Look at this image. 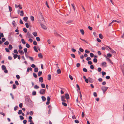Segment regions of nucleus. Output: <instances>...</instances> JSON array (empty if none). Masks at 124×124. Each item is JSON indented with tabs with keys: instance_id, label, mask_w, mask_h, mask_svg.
Returning <instances> with one entry per match:
<instances>
[{
	"instance_id": "1",
	"label": "nucleus",
	"mask_w": 124,
	"mask_h": 124,
	"mask_svg": "<svg viewBox=\"0 0 124 124\" xmlns=\"http://www.w3.org/2000/svg\"><path fill=\"white\" fill-rule=\"evenodd\" d=\"M31 101L29 97H28L25 99V103L27 105H28L31 102Z\"/></svg>"
},
{
	"instance_id": "2",
	"label": "nucleus",
	"mask_w": 124,
	"mask_h": 124,
	"mask_svg": "<svg viewBox=\"0 0 124 124\" xmlns=\"http://www.w3.org/2000/svg\"><path fill=\"white\" fill-rule=\"evenodd\" d=\"M13 32H11L9 33V35L8 37V39L9 40L11 41L12 40V38L11 37L12 35H13Z\"/></svg>"
},
{
	"instance_id": "3",
	"label": "nucleus",
	"mask_w": 124,
	"mask_h": 124,
	"mask_svg": "<svg viewBox=\"0 0 124 124\" xmlns=\"http://www.w3.org/2000/svg\"><path fill=\"white\" fill-rule=\"evenodd\" d=\"M39 17L42 21H45L44 19L42 14V13L40 12L39 13Z\"/></svg>"
},
{
	"instance_id": "4",
	"label": "nucleus",
	"mask_w": 124,
	"mask_h": 124,
	"mask_svg": "<svg viewBox=\"0 0 124 124\" xmlns=\"http://www.w3.org/2000/svg\"><path fill=\"white\" fill-rule=\"evenodd\" d=\"M45 92L46 90L43 89H41L39 92L40 93L42 94H45Z\"/></svg>"
},
{
	"instance_id": "5",
	"label": "nucleus",
	"mask_w": 124,
	"mask_h": 124,
	"mask_svg": "<svg viewBox=\"0 0 124 124\" xmlns=\"http://www.w3.org/2000/svg\"><path fill=\"white\" fill-rule=\"evenodd\" d=\"M105 46L107 47L110 50V51L111 53L114 54H116V52L115 51L113 50L111 48L110 46L106 45Z\"/></svg>"
},
{
	"instance_id": "6",
	"label": "nucleus",
	"mask_w": 124,
	"mask_h": 124,
	"mask_svg": "<svg viewBox=\"0 0 124 124\" xmlns=\"http://www.w3.org/2000/svg\"><path fill=\"white\" fill-rule=\"evenodd\" d=\"M108 87L105 86H102L101 88V89L102 91H106Z\"/></svg>"
},
{
	"instance_id": "7",
	"label": "nucleus",
	"mask_w": 124,
	"mask_h": 124,
	"mask_svg": "<svg viewBox=\"0 0 124 124\" xmlns=\"http://www.w3.org/2000/svg\"><path fill=\"white\" fill-rule=\"evenodd\" d=\"M104 56L107 59L108 61L110 63H111L112 64H113V62L111 61V60L109 58H107L106 55H104Z\"/></svg>"
},
{
	"instance_id": "8",
	"label": "nucleus",
	"mask_w": 124,
	"mask_h": 124,
	"mask_svg": "<svg viewBox=\"0 0 124 124\" xmlns=\"http://www.w3.org/2000/svg\"><path fill=\"white\" fill-rule=\"evenodd\" d=\"M40 25L41 26V27L44 30H46L47 29L46 27L43 24L40 23Z\"/></svg>"
},
{
	"instance_id": "9",
	"label": "nucleus",
	"mask_w": 124,
	"mask_h": 124,
	"mask_svg": "<svg viewBox=\"0 0 124 124\" xmlns=\"http://www.w3.org/2000/svg\"><path fill=\"white\" fill-rule=\"evenodd\" d=\"M54 34L55 36H58L59 37H61V36L60 34H58L56 32V31H54Z\"/></svg>"
},
{
	"instance_id": "10",
	"label": "nucleus",
	"mask_w": 124,
	"mask_h": 124,
	"mask_svg": "<svg viewBox=\"0 0 124 124\" xmlns=\"http://www.w3.org/2000/svg\"><path fill=\"white\" fill-rule=\"evenodd\" d=\"M65 97L67 100H68L70 98L69 94L68 93H67L65 94Z\"/></svg>"
},
{
	"instance_id": "11",
	"label": "nucleus",
	"mask_w": 124,
	"mask_h": 124,
	"mask_svg": "<svg viewBox=\"0 0 124 124\" xmlns=\"http://www.w3.org/2000/svg\"><path fill=\"white\" fill-rule=\"evenodd\" d=\"M62 101L65 102L66 101L64 99L65 98V96L64 95L62 96L61 97Z\"/></svg>"
},
{
	"instance_id": "12",
	"label": "nucleus",
	"mask_w": 124,
	"mask_h": 124,
	"mask_svg": "<svg viewBox=\"0 0 124 124\" xmlns=\"http://www.w3.org/2000/svg\"><path fill=\"white\" fill-rule=\"evenodd\" d=\"M88 80L89 82H90L92 83L93 81V79L90 77L88 78Z\"/></svg>"
},
{
	"instance_id": "13",
	"label": "nucleus",
	"mask_w": 124,
	"mask_h": 124,
	"mask_svg": "<svg viewBox=\"0 0 124 124\" xmlns=\"http://www.w3.org/2000/svg\"><path fill=\"white\" fill-rule=\"evenodd\" d=\"M39 81L41 82V83H42L43 81V78L42 77H40L39 78Z\"/></svg>"
},
{
	"instance_id": "14",
	"label": "nucleus",
	"mask_w": 124,
	"mask_h": 124,
	"mask_svg": "<svg viewBox=\"0 0 124 124\" xmlns=\"http://www.w3.org/2000/svg\"><path fill=\"white\" fill-rule=\"evenodd\" d=\"M38 56L40 58L42 59L43 58V56H42L41 53H39V54H38Z\"/></svg>"
},
{
	"instance_id": "15",
	"label": "nucleus",
	"mask_w": 124,
	"mask_h": 124,
	"mask_svg": "<svg viewBox=\"0 0 124 124\" xmlns=\"http://www.w3.org/2000/svg\"><path fill=\"white\" fill-rule=\"evenodd\" d=\"M27 35L28 36V38H31L32 37V35L29 32H28L27 33Z\"/></svg>"
},
{
	"instance_id": "16",
	"label": "nucleus",
	"mask_w": 124,
	"mask_h": 124,
	"mask_svg": "<svg viewBox=\"0 0 124 124\" xmlns=\"http://www.w3.org/2000/svg\"><path fill=\"white\" fill-rule=\"evenodd\" d=\"M32 68L31 67H28L27 68V72H29V71L30 70L31 71H32Z\"/></svg>"
},
{
	"instance_id": "17",
	"label": "nucleus",
	"mask_w": 124,
	"mask_h": 124,
	"mask_svg": "<svg viewBox=\"0 0 124 124\" xmlns=\"http://www.w3.org/2000/svg\"><path fill=\"white\" fill-rule=\"evenodd\" d=\"M18 52L20 53L21 55L23 54H24V52L22 50H19Z\"/></svg>"
},
{
	"instance_id": "18",
	"label": "nucleus",
	"mask_w": 124,
	"mask_h": 124,
	"mask_svg": "<svg viewBox=\"0 0 124 124\" xmlns=\"http://www.w3.org/2000/svg\"><path fill=\"white\" fill-rule=\"evenodd\" d=\"M12 54L14 55L13 57L14 59H16L18 56V55L16 54H14V53H13Z\"/></svg>"
},
{
	"instance_id": "19",
	"label": "nucleus",
	"mask_w": 124,
	"mask_h": 124,
	"mask_svg": "<svg viewBox=\"0 0 124 124\" xmlns=\"http://www.w3.org/2000/svg\"><path fill=\"white\" fill-rule=\"evenodd\" d=\"M28 19V18L27 16L25 17H23V20L25 21V22H27V20Z\"/></svg>"
},
{
	"instance_id": "20",
	"label": "nucleus",
	"mask_w": 124,
	"mask_h": 124,
	"mask_svg": "<svg viewBox=\"0 0 124 124\" xmlns=\"http://www.w3.org/2000/svg\"><path fill=\"white\" fill-rule=\"evenodd\" d=\"M2 70H4L6 69V66L4 65H2L1 66Z\"/></svg>"
},
{
	"instance_id": "21",
	"label": "nucleus",
	"mask_w": 124,
	"mask_h": 124,
	"mask_svg": "<svg viewBox=\"0 0 124 124\" xmlns=\"http://www.w3.org/2000/svg\"><path fill=\"white\" fill-rule=\"evenodd\" d=\"M76 86L78 88V92L80 91V87L78 84H77L76 85Z\"/></svg>"
},
{
	"instance_id": "22",
	"label": "nucleus",
	"mask_w": 124,
	"mask_h": 124,
	"mask_svg": "<svg viewBox=\"0 0 124 124\" xmlns=\"http://www.w3.org/2000/svg\"><path fill=\"white\" fill-rule=\"evenodd\" d=\"M47 79L48 80H51V76L50 74H49L48 75Z\"/></svg>"
},
{
	"instance_id": "23",
	"label": "nucleus",
	"mask_w": 124,
	"mask_h": 124,
	"mask_svg": "<svg viewBox=\"0 0 124 124\" xmlns=\"http://www.w3.org/2000/svg\"><path fill=\"white\" fill-rule=\"evenodd\" d=\"M107 57L110 58L112 56V55L110 53H108L107 54Z\"/></svg>"
},
{
	"instance_id": "24",
	"label": "nucleus",
	"mask_w": 124,
	"mask_h": 124,
	"mask_svg": "<svg viewBox=\"0 0 124 124\" xmlns=\"http://www.w3.org/2000/svg\"><path fill=\"white\" fill-rule=\"evenodd\" d=\"M32 34L35 37H36L37 36V33L36 32H33Z\"/></svg>"
},
{
	"instance_id": "25",
	"label": "nucleus",
	"mask_w": 124,
	"mask_h": 124,
	"mask_svg": "<svg viewBox=\"0 0 124 124\" xmlns=\"http://www.w3.org/2000/svg\"><path fill=\"white\" fill-rule=\"evenodd\" d=\"M41 98L43 101H46V97L45 96H42L41 97Z\"/></svg>"
},
{
	"instance_id": "26",
	"label": "nucleus",
	"mask_w": 124,
	"mask_h": 124,
	"mask_svg": "<svg viewBox=\"0 0 124 124\" xmlns=\"http://www.w3.org/2000/svg\"><path fill=\"white\" fill-rule=\"evenodd\" d=\"M42 72L41 71H39L38 73V76H40L42 74Z\"/></svg>"
},
{
	"instance_id": "27",
	"label": "nucleus",
	"mask_w": 124,
	"mask_h": 124,
	"mask_svg": "<svg viewBox=\"0 0 124 124\" xmlns=\"http://www.w3.org/2000/svg\"><path fill=\"white\" fill-rule=\"evenodd\" d=\"M20 16H23L24 15V13L23 11L22 10H21L20 11Z\"/></svg>"
},
{
	"instance_id": "28",
	"label": "nucleus",
	"mask_w": 124,
	"mask_h": 124,
	"mask_svg": "<svg viewBox=\"0 0 124 124\" xmlns=\"http://www.w3.org/2000/svg\"><path fill=\"white\" fill-rule=\"evenodd\" d=\"M80 31L82 35H84V32L83 29H81L80 30Z\"/></svg>"
},
{
	"instance_id": "29",
	"label": "nucleus",
	"mask_w": 124,
	"mask_h": 124,
	"mask_svg": "<svg viewBox=\"0 0 124 124\" xmlns=\"http://www.w3.org/2000/svg\"><path fill=\"white\" fill-rule=\"evenodd\" d=\"M21 41L22 43L23 44H25L26 43V42L24 40V39H21Z\"/></svg>"
},
{
	"instance_id": "30",
	"label": "nucleus",
	"mask_w": 124,
	"mask_h": 124,
	"mask_svg": "<svg viewBox=\"0 0 124 124\" xmlns=\"http://www.w3.org/2000/svg\"><path fill=\"white\" fill-rule=\"evenodd\" d=\"M34 49V51L36 52H38V51L37 49V47L36 46H35L33 47Z\"/></svg>"
},
{
	"instance_id": "31",
	"label": "nucleus",
	"mask_w": 124,
	"mask_h": 124,
	"mask_svg": "<svg viewBox=\"0 0 124 124\" xmlns=\"http://www.w3.org/2000/svg\"><path fill=\"white\" fill-rule=\"evenodd\" d=\"M57 72L58 74H60L61 72L60 69H58L57 71Z\"/></svg>"
},
{
	"instance_id": "32",
	"label": "nucleus",
	"mask_w": 124,
	"mask_h": 124,
	"mask_svg": "<svg viewBox=\"0 0 124 124\" xmlns=\"http://www.w3.org/2000/svg\"><path fill=\"white\" fill-rule=\"evenodd\" d=\"M30 19L32 21H33L34 20V17L32 16H31L30 17Z\"/></svg>"
},
{
	"instance_id": "33",
	"label": "nucleus",
	"mask_w": 124,
	"mask_h": 124,
	"mask_svg": "<svg viewBox=\"0 0 124 124\" xmlns=\"http://www.w3.org/2000/svg\"><path fill=\"white\" fill-rule=\"evenodd\" d=\"M99 37L101 39H102L103 38V37L102 36V34L101 33L99 34Z\"/></svg>"
},
{
	"instance_id": "34",
	"label": "nucleus",
	"mask_w": 124,
	"mask_h": 124,
	"mask_svg": "<svg viewBox=\"0 0 124 124\" xmlns=\"http://www.w3.org/2000/svg\"><path fill=\"white\" fill-rule=\"evenodd\" d=\"M33 95H35L36 94V92L35 91H33L32 93Z\"/></svg>"
},
{
	"instance_id": "35",
	"label": "nucleus",
	"mask_w": 124,
	"mask_h": 124,
	"mask_svg": "<svg viewBox=\"0 0 124 124\" xmlns=\"http://www.w3.org/2000/svg\"><path fill=\"white\" fill-rule=\"evenodd\" d=\"M13 48L12 46L11 45H9L8 46V48L10 50H11Z\"/></svg>"
},
{
	"instance_id": "36",
	"label": "nucleus",
	"mask_w": 124,
	"mask_h": 124,
	"mask_svg": "<svg viewBox=\"0 0 124 124\" xmlns=\"http://www.w3.org/2000/svg\"><path fill=\"white\" fill-rule=\"evenodd\" d=\"M38 69L37 68H35L34 69V71L35 72H38Z\"/></svg>"
},
{
	"instance_id": "37",
	"label": "nucleus",
	"mask_w": 124,
	"mask_h": 124,
	"mask_svg": "<svg viewBox=\"0 0 124 124\" xmlns=\"http://www.w3.org/2000/svg\"><path fill=\"white\" fill-rule=\"evenodd\" d=\"M33 76L35 78H37L38 77L36 74L34 73H33Z\"/></svg>"
},
{
	"instance_id": "38",
	"label": "nucleus",
	"mask_w": 124,
	"mask_h": 124,
	"mask_svg": "<svg viewBox=\"0 0 124 124\" xmlns=\"http://www.w3.org/2000/svg\"><path fill=\"white\" fill-rule=\"evenodd\" d=\"M116 22L118 23H119L120 22V21H118L116 20H113L112 21V23H113V22Z\"/></svg>"
},
{
	"instance_id": "39",
	"label": "nucleus",
	"mask_w": 124,
	"mask_h": 124,
	"mask_svg": "<svg viewBox=\"0 0 124 124\" xmlns=\"http://www.w3.org/2000/svg\"><path fill=\"white\" fill-rule=\"evenodd\" d=\"M71 6L73 8V9H74V11H75V6L74 5V3H72L71 4Z\"/></svg>"
},
{
	"instance_id": "40",
	"label": "nucleus",
	"mask_w": 124,
	"mask_h": 124,
	"mask_svg": "<svg viewBox=\"0 0 124 124\" xmlns=\"http://www.w3.org/2000/svg\"><path fill=\"white\" fill-rule=\"evenodd\" d=\"M36 39L38 41H40V38L39 37H36Z\"/></svg>"
},
{
	"instance_id": "41",
	"label": "nucleus",
	"mask_w": 124,
	"mask_h": 124,
	"mask_svg": "<svg viewBox=\"0 0 124 124\" xmlns=\"http://www.w3.org/2000/svg\"><path fill=\"white\" fill-rule=\"evenodd\" d=\"M93 62H94L96 63L97 62V59L95 58L93 59Z\"/></svg>"
},
{
	"instance_id": "42",
	"label": "nucleus",
	"mask_w": 124,
	"mask_h": 124,
	"mask_svg": "<svg viewBox=\"0 0 124 124\" xmlns=\"http://www.w3.org/2000/svg\"><path fill=\"white\" fill-rule=\"evenodd\" d=\"M9 42L8 41H6L4 43V44L6 45H8L9 44Z\"/></svg>"
},
{
	"instance_id": "43",
	"label": "nucleus",
	"mask_w": 124,
	"mask_h": 124,
	"mask_svg": "<svg viewBox=\"0 0 124 124\" xmlns=\"http://www.w3.org/2000/svg\"><path fill=\"white\" fill-rule=\"evenodd\" d=\"M62 104L65 107H66L67 106V104L65 102H62Z\"/></svg>"
},
{
	"instance_id": "44",
	"label": "nucleus",
	"mask_w": 124,
	"mask_h": 124,
	"mask_svg": "<svg viewBox=\"0 0 124 124\" xmlns=\"http://www.w3.org/2000/svg\"><path fill=\"white\" fill-rule=\"evenodd\" d=\"M34 88L36 89H38L39 88V87L37 85H36L34 86Z\"/></svg>"
},
{
	"instance_id": "45",
	"label": "nucleus",
	"mask_w": 124,
	"mask_h": 124,
	"mask_svg": "<svg viewBox=\"0 0 124 124\" xmlns=\"http://www.w3.org/2000/svg\"><path fill=\"white\" fill-rule=\"evenodd\" d=\"M33 44L34 45L36 46L37 45V42L35 41H33Z\"/></svg>"
},
{
	"instance_id": "46",
	"label": "nucleus",
	"mask_w": 124,
	"mask_h": 124,
	"mask_svg": "<svg viewBox=\"0 0 124 124\" xmlns=\"http://www.w3.org/2000/svg\"><path fill=\"white\" fill-rule=\"evenodd\" d=\"M90 57L92 58L94 56V54L92 53H90Z\"/></svg>"
},
{
	"instance_id": "47",
	"label": "nucleus",
	"mask_w": 124,
	"mask_h": 124,
	"mask_svg": "<svg viewBox=\"0 0 124 124\" xmlns=\"http://www.w3.org/2000/svg\"><path fill=\"white\" fill-rule=\"evenodd\" d=\"M70 55L71 57H72L73 58H74L75 57V55L74 54H71Z\"/></svg>"
},
{
	"instance_id": "48",
	"label": "nucleus",
	"mask_w": 124,
	"mask_h": 124,
	"mask_svg": "<svg viewBox=\"0 0 124 124\" xmlns=\"http://www.w3.org/2000/svg\"><path fill=\"white\" fill-rule=\"evenodd\" d=\"M8 8L9 9V11L10 12L12 11V10L11 7L10 6H8Z\"/></svg>"
},
{
	"instance_id": "49",
	"label": "nucleus",
	"mask_w": 124,
	"mask_h": 124,
	"mask_svg": "<svg viewBox=\"0 0 124 124\" xmlns=\"http://www.w3.org/2000/svg\"><path fill=\"white\" fill-rule=\"evenodd\" d=\"M26 46L28 48H30V45L28 43H26Z\"/></svg>"
},
{
	"instance_id": "50",
	"label": "nucleus",
	"mask_w": 124,
	"mask_h": 124,
	"mask_svg": "<svg viewBox=\"0 0 124 124\" xmlns=\"http://www.w3.org/2000/svg\"><path fill=\"white\" fill-rule=\"evenodd\" d=\"M41 86L42 88H45V85L44 84H41Z\"/></svg>"
},
{
	"instance_id": "51",
	"label": "nucleus",
	"mask_w": 124,
	"mask_h": 124,
	"mask_svg": "<svg viewBox=\"0 0 124 124\" xmlns=\"http://www.w3.org/2000/svg\"><path fill=\"white\" fill-rule=\"evenodd\" d=\"M91 58L90 57H87L86 58V60L87 61L90 60H91Z\"/></svg>"
},
{
	"instance_id": "52",
	"label": "nucleus",
	"mask_w": 124,
	"mask_h": 124,
	"mask_svg": "<svg viewBox=\"0 0 124 124\" xmlns=\"http://www.w3.org/2000/svg\"><path fill=\"white\" fill-rule=\"evenodd\" d=\"M20 118V119L21 120H23L24 119L23 117L21 115L19 116Z\"/></svg>"
},
{
	"instance_id": "53",
	"label": "nucleus",
	"mask_w": 124,
	"mask_h": 124,
	"mask_svg": "<svg viewBox=\"0 0 124 124\" xmlns=\"http://www.w3.org/2000/svg\"><path fill=\"white\" fill-rule=\"evenodd\" d=\"M23 51L25 54L26 53L27 51V49L26 48H25L23 49Z\"/></svg>"
},
{
	"instance_id": "54",
	"label": "nucleus",
	"mask_w": 124,
	"mask_h": 124,
	"mask_svg": "<svg viewBox=\"0 0 124 124\" xmlns=\"http://www.w3.org/2000/svg\"><path fill=\"white\" fill-rule=\"evenodd\" d=\"M25 25L26 26V27L27 28H29V24H28V23H25Z\"/></svg>"
},
{
	"instance_id": "55",
	"label": "nucleus",
	"mask_w": 124,
	"mask_h": 124,
	"mask_svg": "<svg viewBox=\"0 0 124 124\" xmlns=\"http://www.w3.org/2000/svg\"><path fill=\"white\" fill-rule=\"evenodd\" d=\"M83 71L84 72H87V69L85 68H83Z\"/></svg>"
},
{
	"instance_id": "56",
	"label": "nucleus",
	"mask_w": 124,
	"mask_h": 124,
	"mask_svg": "<svg viewBox=\"0 0 124 124\" xmlns=\"http://www.w3.org/2000/svg\"><path fill=\"white\" fill-rule=\"evenodd\" d=\"M13 88L14 89H15L16 88V85L15 84H14L13 85Z\"/></svg>"
},
{
	"instance_id": "57",
	"label": "nucleus",
	"mask_w": 124,
	"mask_h": 124,
	"mask_svg": "<svg viewBox=\"0 0 124 124\" xmlns=\"http://www.w3.org/2000/svg\"><path fill=\"white\" fill-rule=\"evenodd\" d=\"M29 58L30 60L32 61H33L34 60L33 58L32 57L30 56L29 57Z\"/></svg>"
},
{
	"instance_id": "58",
	"label": "nucleus",
	"mask_w": 124,
	"mask_h": 124,
	"mask_svg": "<svg viewBox=\"0 0 124 124\" xmlns=\"http://www.w3.org/2000/svg\"><path fill=\"white\" fill-rule=\"evenodd\" d=\"M23 31L25 33H26L27 32V29L25 28H24L23 29Z\"/></svg>"
},
{
	"instance_id": "59",
	"label": "nucleus",
	"mask_w": 124,
	"mask_h": 124,
	"mask_svg": "<svg viewBox=\"0 0 124 124\" xmlns=\"http://www.w3.org/2000/svg\"><path fill=\"white\" fill-rule=\"evenodd\" d=\"M14 52L15 54H17L18 53L17 50L16 49L14 50Z\"/></svg>"
},
{
	"instance_id": "60",
	"label": "nucleus",
	"mask_w": 124,
	"mask_h": 124,
	"mask_svg": "<svg viewBox=\"0 0 124 124\" xmlns=\"http://www.w3.org/2000/svg\"><path fill=\"white\" fill-rule=\"evenodd\" d=\"M90 68L91 69L93 70L94 69V67L93 65H91L90 66Z\"/></svg>"
},
{
	"instance_id": "61",
	"label": "nucleus",
	"mask_w": 124,
	"mask_h": 124,
	"mask_svg": "<svg viewBox=\"0 0 124 124\" xmlns=\"http://www.w3.org/2000/svg\"><path fill=\"white\" fill-rule=\"evenodd\" d=\"M22 110H19V111L18 112V113L19 115H20L21 114V113H22Z\"/></svg>"
},
{
	"instance_id": "62",
	"label": "nucleus",
	"mask_w": 124,
	"mask_h": 124,
	"mask_svg": "<svg viewBox=\"0 0 124 124\" xmlns=\"http://www.w3.org/2000/svg\"><path fill=\"white\" fill-rule=\"evenodd\" d=\"M107 63L106 62H102L101 63V65L102 66H103L104 65H106Z\"/></svg>"
},
{
	"instance_id": "63",
	"label": "nucleus",
	"mask_w": 124,
	"mask_h": 124,
	"mask_svg": "<svg viewBox=\"0 0 124 124\" xmlns=\"http://www.w3.org/2000/svg\"><path fill=\"white\" fill-rule=\"evenodd\" d=\"M69 77L70 78L71 80H72L73 79V78L71 75H70L69 76Z\"/></svg>"
},
{
	"instance_id": "64",
	"label": "nucleus",
	"mask_w": 124,
	"mask_h": 124,
	"mask_svg": "<svg viewBox=\"0 0 124 124\" xmlns=\"http://www.w3.org/2000/svg\"><path fill=\"white\" fill-rule=\"evenodd\" d=\"M79 50L81 52H83L84 51L83 49L81 48H79Z\"/></svg>"
}]
</instances>
